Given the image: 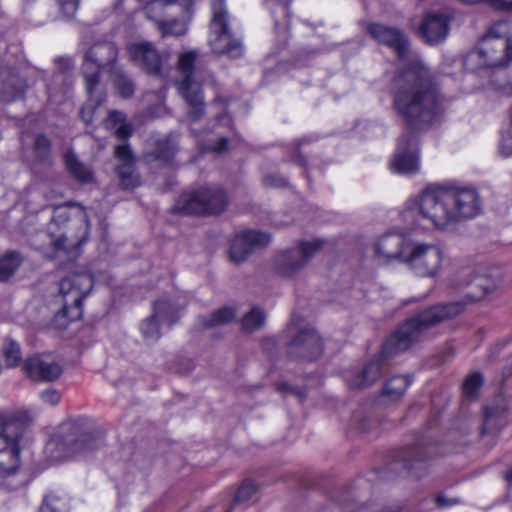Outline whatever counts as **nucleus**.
I'll use <instances>...</instances> for the list:
<instances>
[{"label": "nucleus", "instance_id": "8fccbe9b", "mask_svg": "<svg viewBox=\"0 0 512 512\" xmlns=\"http://www.w3.org/2000/svg\"><path fill=\"white\" fill-rule=\"evenodd\" d=\"M219 120L224 124V125H230L231 123V118L228 114H223L220 116Z\"/></svg>", "mask_w": 512, "mask_h": 512}, {"label": "nucleus", "instance_id": "cd10ccee", "mask_svg": "<svg viewBox=\"0 0 512 512\" xmlns=\"http://www.w3.org/2000/svg\"><path fill=\"white\" fill-rule=\"evenodd\" d=\"M21 263L20 255L9 252L0 259V282L8 280Z\"/></svg>", "mask_w": 512, "mask_h": 512}, {"label": "nucleus", "instance_id": "4be33fe9", "mask_svg": "<svg viewBox=\"0 0 512 512\" xmlns=\"http://www.w3.org/2000/svg\"><path fill=\"white\" fill-rule=\"evenodd\" d=\"M115 156L119 161L116 173L120 184L124 189H131L140 184L139 175L134 169V157L128 145H118L115 149Z\"/></svg>", "mask_w": 512, "mask_h": 512}, {"label": "nucleus", "instance_id": "de8ad7c7", "mask_svg": "<svg viewBox=\"0 0 512 512\" xmlns=\"http://www.w3.org/2000/svg\"><path fill=\"white\" fill-rule=\"evenodd\" d=\"M23 91L21 89H18L13 95H8L6 93H4L1 97L4 101H13L15 100L16 98L20 97L22 95Z\"/></svg>", "mask_w": 512, "mask_h": 512}, {"label": "nucleus", "instance_id": "4468645a", "mask_svg": "<svg viewBox=\"0 0 512 512\" xmlns=\"http://www.w3.org/2000/svg\"><path fill=\"white\" fill-rule=\"evenodd\" d=\"M178 308L167 300H159L153 305L152 315L144 320L140 330L148 342H155L161 337V325H171L176 321Z\"/></svg>", "mask_w": 512, "mask_h": 512}, {"label": "nucleus", "instance_id": "2eb2a0df", "mask_svg": "<svg viewBox=\"0 0 512 512\" xmlns=\"http://www.w3.org/2000/svg\"><path fill=\"white\" fill-rule=\"evenodd\" d=\"M390 168L399 174H413L419 170L417 139L413 134L402 136L399 139Z\"/></svg>", "mask_w": 512, "mask_h": 512}, {"label": "nucleus", "instance_id": "ea45409f", "mask_svg": "<svg viewBox=\"0 0 512 512\" xmlns=\"http://www.w3.org/2000/svg\"><path fill=\"white\" fill-rule=\"evenodd\" d=\"M115 86L124 98L130 97L134 92L132 82L124 76H119L115 80Z\"/></svg>", "mask_w": 512, "mask_h": 512}, {"label": "nucleus", "instance_id": "79ce46f5", "mask_svg": "<svg viewBox=\"0 0 512 512\" xmlns=\"http://www.w3.org/2000/svg\"><path fill=\"white\" fill-rule=\"evenodd\" d=\"M50 147L49 139L44 135H38L35 140V151L41 157L44 158L48 153Z\"/></svg>", "mask_w": 512, "mask_h": 512}, {"label": "nucleus", "instance_id": "dca6fc26", "mask_svg": "<svg viewBox=\"0 0 512 512\" xmlns=\"http://www.w3.org/2000/svg\"><path fill=\"white\" fill-rule=\"evenodd\" d=\"M411 243L400 233H386L375 243V256L381 263L399 261L405 264L408 247Z\"/></svg>", "mask_w": 512, "mask_h": 512}, {"label": "nucleus", "instance_id": "a19ab883", "mask_svg": "<svg viewBox=\"0 0 512 512\" xmlns=\"http://www.w3.org/2000/svg\"><path fill=\"white\" fill-rule=\"evenodd\" d=\"M79 0H62L60 2L61 11L66 18H72L78 9Z\"/></svg>", "mask_w": 512, "mask_h": 512}, {"label": "nucleus", "instance_id": "9b49d317", "mask_svg": "<svg viewBox=\"0 0 512 512\" xmlns=\"http://www.w3.org/2000/svg\"><path fill=\"white\" fill-rule=\"evenodd\" d=\"M93 286L92 277L88 273H74L60 281L59 292L63 300L61 313L74 321L82 317V301Z\"/></svg>", "mask_w": 512, "mask_h": 512}, {"label": "nucleus", "instance_id": "7c9ffc66", "mask_svg": "<svg viewBox=\"0 0 512 512\" xmlns=\"http://www.w3.org/2000/svg\"><path fill=\"white\" fill-rule=\"evenodd\" d=\"M265 314L263 310L254 307L242 319V326L245 331L253 332L263 326Z\"/></svg>", "mask_w": 512, "mask_h": 512}, {"label": "nucleus", "instance_id": "4c0bfd02", "mask_svg": "<svg viewBox=\"0 0 512 512\" xmlns=\"http://www.w3.org/2000/svg\"><path fill=\"white\" fill-rule=\"evenodd\" d=\"M10 426L0 416V453L6 451L11 445H16L18 440L15 436L9 435Z\"/></svg>", "mask_w": 512, "mask_h": 512}, {"label": "nucleus", "instance_id": "393cba45", "mask_svg": "<svg viewBox=\"0 0 512 512\" xmlns=\"http://www.w3.org/2000/svg\"><path fill=\"white\" fill-rule=\"evenodd\" d=\"M381 374V367L378 361L368 363L363 370L352 378L348 379L349 386L354 389L364 388L374 383Z\"/></svg>", "mask_w": 512, "mask_h": 512}, {"label": "nucleus", "instance_id": "2f4dec72", "mask_svg": "<svg viewBox=\"0 0 512 512\" xmlns=\"http://www.w3.org/2000/svg\"><path fill=\"white\" fill-rule=\"evenodd\" d=\"M2 354L8 367H15L21 360V351L18 343L6 339L2 345Z\"/></svg>", "mask_w": 512, "mask_h": 512}, {"label": "nucleus", "instance_id": "603ef678", "mask_svg": "<svg viewBox=\"0 0 512 512\" xmlns=\"http://www.w3.org/2000/svg\"><path fill=\"white\" fill-rule=\"evenodd\" d=\"M151 114H152L153 116H159V115H160V112H158V113H154V112H152Z\"/></svg>", "mask_w": 512, "mask_h": 512}, {"label": "nucleus", "instance_id": "58836bf2", "mask_svg": "<svg viewBox=\"0 0 512 512\" xmlns=\"http://www.w3.org/2000/svg\"><path fill=\"white\" fill-rule=\"evenodd\" d=\"M257 487L253 482H245L243 483L236 492L235 501L236 502H245L252 498V496L256 493Z\"/></svg>", "mask_w": 512, "mask_h": 512}, {"label": "nucleus", "instance_id": "7ed1b4c3", "mask_svg": "<svg viewBox=\"0 0 512 512\" xmlns=\"http://www.w3.org/2000/svg\"><path fill=\"white\" fill-rule=\"evenodd\" d=\"M464 305L460 302L431 307L403 323L386 341L387 354L405 351L421 340L433 326L460 314Z\"/></svg>", "mask_w": 512, "mask_h": 512}, {"label": "nucleus", "instance_id": "864d4df0", "mask_svg": "<svg viewBox=\"0 0 512 512\" xmlns=\"http://www.w3.org/2000/svg\"><path fill=\"white\" fill-rule=\"evenodd\" d=\"M8 487H9L10 489H13V488H14V486H12V485H10V484H8Z\"/></svg>", "mask_w": 512, "mask_h": 512}, {"label": "nucleus", "instance_id": "39448f33", "mask_svg": "<svg viewBox=\"0 0 512 512\" xmlns=\"http://www.w3.org/2000/svg\"><path fill=\"white\" fill-rule=\"evenodd\" d=\"M102 440L89 433H80L70 423L61 425L45 446V453L53 461L86 457L98 449Z\"/></svg>", "mask_w": 512, "mask_h": 512}, {"label": "nucleus", "instance_id": "20e7f679", "mask_svg": "<svg viewBox=\"0 0 512 512\" xmlns=\"http://www.w3.org/2000/svg\"><path fill=\"white\" fill-rule=\"evenodd\" d=\"M474 60L483 67H507L512 62V24L493 23L481 37L477 49L468 55V61Z\"/></svg>", "mask_w": 512, "mask_h": 512}, {"label": "nucleus", "instance_id": "bb28decb", "mask_svg": "<svg viewBox=\"0 0 512 512\" xmlns=\"http://www.w3.org/2000/svg\"><path fill=\"white\" fill-rule=\"evenodd\" d=\"M411 384L407 376L392 377L384 386L383 393L391 400H397L403 396Z\"/></svg>", "mask_w": 512, "mask_h": 512}, {"label": "nucleus", "instance_id": "a878e982", "mask_svg": "<svg viewBox=\"0 0 512 512\" xmlns=\"http://www.w3.org/2000/svg\"><path fill=\"white\" fill-rule=\"evenodd\" d=\"M507 417L503 407L486 408L484 414L483 433H495L505 427Z\"/></svg>", "mask_w": 512, "mask_h": 512}, {"label": "nucleus", "instance_id": "9d476101", "mask_svg": "<svg viewBox=\"0 0 512 512\" xmlns=\"http://www.w3.org/2000/svg\"><path fill=\"white\" fill-rule=\"evenodd\" d=\"M445 256L444 249L439 245L416 242L408 247L405 264L415 275L432 278L440 273Z\"/></svg>", "mask_w": 512, "mask_h": 512}, {"label": "nucleus", "instance_id": "5701e85b", "mask_svg": "<svg viewBox=\"0 0 512 512\" xmlns=\"http://www.w3.org/2000/svg\"><path fill=\"white\" fill-rule=\"evenodd\" d=\"M24 370L28 377L36 381H53L62 373L59 364L38 356L28 358L24 363Z\"/></svg>", "mask_w": 512, "mask_h": 512}, {"label": "nucleus", "instance_id": "3c124183", "mask_svg": "<svg viewBox=\"0 0 512 512\" xmlns=\"http://www.w3.org/2000/svg\"><path fill=\"white\" fill-rule=\"evenodd\" d=\"M505 479L508 484L512 485V468L506 472Z\"/></svg>", "mask_w": 512, "mask_h": 512}, {"label": "nucleus", "instance_id": "c85d7f7f", "mask_svg": "<svg viewBox=\"0 0 512 512\" xmlns=\"http://www.w3.org/2000/svg\"><path fill=\"white\" fill-rule=\"evenodd\" d=\"M65 162L68 170L74 177L83 182L92 180V173L90 169L80 163L74 154L67 153L65 156Z\"/></svg>", "mask_w": 512, "mask_h": 512}, {"label": "nucleus", "instance_id": "a211bd4d", "mask_svg": "<svg viewBox=\"0 0 512 512\" xmlns=\"http://www.w3.org/2000/svg\"><path fill=\"white\" fill-rule=\"evenodd\" d=\"M291 334H296L290 344V353L307 360L317 358L322 352V342L319 335L311 327L298 329L292 324L289 327Z\"/></svg>", "mask_w": 512, "mask_h": 512}, {"label": "nucleus", "instance_id": "6ab92c4d", "mask_svg": "<svg viewBox=\"0 0 512 512\" xmlns=\"http://www.w3.org/2000/svg\"><path fill=\"white\" fill-rule=\"evenodd\" d=\"M128 53L133 62L149 74H158L164 57L151 42L142 41L128 47Z\"/></svg>", "mask_w": 512, "mask_h": 512}, {"label": "nucleus", "instance_id": "37998d69", "mask_svg": "<svg viewBox=\"0 0 512 512\" xmlns=\"http://www.w3.org/2000/svg\"><path fill=\"white\" fill-rule=\"evenodd\" d=\"M40 399L49 405H56L60 401V393L55 389H46L40 393Z\"/></svg>", "mask_w": 512, "mask_h": 512}, {"label": "nucleus", "instance_id": "e433bc0d", "mask_svg": "<svg viewBox=\"0 0 512 512\" xmlns=\"http://www.w3.org/2000/svg\"><path fill=\"white\" fill-rule=\"evenodd\" d=\"M460 2L467 4V5H477L480 3H484L490 8L497 10V11H503V12H511L512 11V0L506 1V0H460Z\"/></svg>", "mask_w": 512, "mask_h": 512}, {"label": "nucleus", "instance_id": "49530a36", "mask_svg": "<svg viewBox=\"0 0 512 512\" xmlns=\"http://www.w3.org/2000/svg\"><path fill=\"white\" fill-rule=\"evenodd\" d=\"M436 502L441 507H448V506L455 505L457 503L456 500L448 499L447 497H445L443 495L438 496L436 498Z\"/></svg>", "mask_w": 512, "mask_h": 512}, {"label": "nucleus", "instance_id": "c03bdc74", "mask_svg": "<svg viewBox=\"0 0 512 512\" xmlns=\"http://www.w3.org/2000/svg\"><path fill=\"white\" fill-rule=\"evenodd\" d=\"M69 205L70 204L56 206L54 208L52 220L57 223H62L64 221H66L69 218L68 211H67V208Z\"/></svg>", "mask_w": 512, "mask_h": 512}, {"label": "nucleus", "instance_id": "f704fd0d", "mask_svg": "<svg viewBox=\"0 0 512 512\" xmlns=\"http://www.w3.org/2000/svg\"><path fill=\"white\" fill-rule=\"evenodd\" d=\"M40 512H68V501L56 494L46 496Z\"/></svg>", "mask_w": 512, "mask_h": 512}, {"label": "nucleus", "instance_id": "6e6552de", "mask_svg": "<svg viewBox=\"0 0 512 512\" xmlns=\"http://www.w3.org/2000/svg\"><path fill=\"white\" fill-rule=\"evenodd\" d=\"M212 19L208 43L214 53L238 58L243 53L241 42L233 37L228 25V13L225 0H212Z\"/></svg>", "mask_w": 512, "mask_h": 512}, {"label": "nucleus", "instance_id": "f257e3e1", "mask_svg": "<svg viewBox=\"0 0 512 512\" xmlns=\"http://www.w3.org/2000/svg\"><path fill=\"white\" fill-rule=\"evenodd\" d=\"M478 194L471 188H426L406 202L400 214L407 230H447L457 222L478 214Z\"/></svg>", "mask_w": 512, "mask_h": 512}, {"label": "nucleus", "instance_id": "72a5a7b5", "mask_svg": "<svg viewBox=\"0 0 512 512\" xmlns=\"http://www.w3.org/2000/svg\"><path fill=\"white\" fill-rule=\"evenodd\" d=\"M177 148V142L174 136H169L157 144L156 158L169 163L173 158Z\"/></svg>", "mask_w": 512, "mask_h": 512}, {"label": "nucleus", "instance_id": "c756f323", "mask_svg": "<svg viewBox=\"0 0 512 512\" xmlns=\"http://www.w3.org/2000/svg\"><path fill=\"white\" fill-rule=\"evenodd\" d=\"M119 124V126L115 129V135L118 138L126 139L132 133V128L130 124L124 122V115L117 111H111L109 113L108 119L105 122V126L107 128H111L112 125Z\"/></svg>", "mask_w": 512, "mask_h": 512}, {"label": "nucleus", "instance_id": "ddd939ff", "mask_svg": "<svg viewBox=\"0 0 512 512\" xmlns=\"http://www.w3.org/2000/svg\"><path fill=\"white\" fill-rule=\"evenodd\" d=\"M323 242L315 240L301 242L280 254L276 261L277 272L284 277H293L298 274L321 248Z\"/></svg>", "mask_w": 512, "mask_h": 512}, {"label": "nucleus", "instance_id": "c9c22d12", "mask_svg": "<svg viewBox=\"0 0 512 512\" xmlns=\"http://www.w3.org/2000/svg\"><path fill=\"white\" fill-rule=\"evenodd\" d=\"M483 384V377L473 373L463 383V393L467 398H473Z\"/></svg>", "mask_w": 512, "mask_h": 512}, {"label": "nucleus", "instance_id": "f8f14e48", "mask_svg": "<svg viewBox=\"0 0 512 512\" xmlns=\"http://www.w3.org/2000/svg\"><path fill=\"white\" fill-rule=\"evenodd\" d=\"M502 273L493 269L485 273L474 274L472 268L457 271L452 279L454 286H471L468 297L471 302L480 301L494 293L502 284Z\"/></svg>", "mask_w": 512, "mask_h": 512}, {"label": "nucleus", "instance_id": "aec40b11", "mask_svg": "<svg viewBox=\"0 0 512 512\" xmlns=\"http://www.w3.org/2000/svg\"><path fill=\"white\" fill-rule=\"evenodd\" d=\"M450 18L445 12H429L422 20L420 33L428 43H438L449 33Z\"/></svg>", "mask_w": 512, "mask_h": 512}, {"label": "nucleus", "instance_id": "412c9836", "mask_svg": "<svg viewBox=\"0 0 512 512\" xmlns=\"http://www.w3.org/2000/svg\"><path fill=\"white\" fill-rule=\"evenodd\" d=\"M369 32L379 43L391 48L399 58L405 57L408 53V40L399 30L380 24H372L369 27Z\"/></svg>", "mask_w": 512, "mask_h": 512}, {"label": "nucleus", "instance_id": "b1692460", "mask_svg": "<svg viewBox=\"0 0 512 512\" xmlns=\"http://www.w3.org/2000/svg\"><path fill=\"white\" fill-rule=\"evenodd\" d=\"M20 468V447L11 445L9 449L0 453V484L5 480L12 479Z\"/></svg>", "mask_w": 512, "mask_h": 512}, {"label": "nucleus", "instance_id": "f03ea898", "mask_svg": "<svg viewBox=\"0 0 512 512\" xmlns=\"http://www.w3.org/2000/svg\"><path fill=\"white\" fill-rule=\"evenodd\" d=\"M391 93L394 111L410 129L428 127L441 111L432 75L421 63L396 75Z\"/></svg>", "mask_w": 512, "mask_h": 512}, {"label": "nucleus", "instance_id": "423d86ee", "mask_svg": "<svg viewBox=\"0 0 512 512\" xmlns=\"http://www.w3.org/2000/svg\"><path fill=\"white\" fill-rule=\"evenodd\" d=\"M196 51H187L179 55L178 73L175 84L180 95L186 100L191 108L189 118L191 124L195 123L203 112V94L200 80L202 72L195 69L194 64L197 58Z\"/></svg>", "mask_w": 512, "mask_h": 512}, {"label": "nucleus", "instance_id": "a18cd8bd", "mask_svg": "<svg viewBox=\"0 0 512 512\" xmlns=\"http://www.w3.org/2000/svg\"><path fill=\"white\" fill-rule=\"evenodd\" d=\"M207 149L213 152H223L227 149V139L220 137L217 144H209Z\"/></svg>", "mask_w": 512, "mask_h": 512}, {"label": "nucleus", "instance_id": "f3484780", "mask_svg": "<svg viewBox=\"0 0 512 512\" xmlns=\"http://www.w3.org/2000/svg\"><path fill=\"white\" fill-rule=\"evenodd\" d=\"M270 239L269 234L257 230L237 233L231 242L230 260L236 264L245 261L254 248L266 246Z\"/></svg>", "mask_w": 512, "mask_h": 512}, {"label": "nucleus", "instance_id": "473e14b6", "mask_svg": "<svg viewBox=\"0 0 512 512\" xmlns=\"http://www.w3.org/2000/svg\"><path fill=\"white\" fill-rule=\"evenodd\" d=\"M235 311L230 307H223L215 311L203 323L205 327H215L231 322L235 318Z\"/></svg>", "mask_w": 512, "mask_h": 512}, {"label": "nucleus", "instance_id": "1a4fd4ad", "mask_svg": "<svg viewBox=\"0 0 512 512\" xmlns=\"http://www.w3.org/2000/svg\"><path fill=\"white\" fill-rule=\"evenodd\" d=\"M227 204V195L221 187L208 186L183 193L174 209L181 214H219Z\"/></svg>", "mask_w": 512, "mask_h": 512}, {"label": "nucleus", "instance_id": "0eeeda50", "mask_svg": "<svg viewBox=\"0 0 512 512\" xmlns=\"http://www.w3.org/2000/svg\"><path fill=\"white\" fill-rule=\"evenodd\" d=\"M117 55V49L111 43L94 45L85 55L83 74L86 82V89L89 101L81 109V117L87 124L93 122V116L101 100H93L94 88L99 81L100 68L111 63Z\"/></svg>", "mask_w": 512, "mask_h": 512}, {"label": "nucleus", "instance_id": "09e8293b", "mask_svg": "<svg viewBox=\"0 0 512 512\" xmlns=\"http://www.w3.org/2000/svg\"><path fill=\"white\" fill-rule=\"evenodd\" d=\"M66 238L65 237H60L58 238L57 240H55L53 242V246L55 248V250H61V249H65L66 248Z\"/></svg>", "mask_w": 512, "mask_h": 512}]
</instances>
